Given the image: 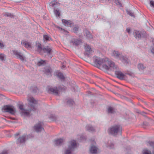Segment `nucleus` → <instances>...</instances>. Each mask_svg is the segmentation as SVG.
<instances>
[{
    "instance_id": "a878e982",
    "label": "nucleus",
    "mask_w": 154,
    "mask_h": 154,
    "mask_svg": "<svg viewBox=\"0 0 154 154\" xmlns=\"http://www.w3.org/2000/svg\"><path fill=\"white\" fill-rule=\"evenodd\" d=\"M43 37L44 42L49 41L51 39V37L47 35H43Z\"/></svg>"
},
{
    "instance_id": "39448f33",
    "label": "nucleus",
    "mask_w": 154,
    "mask_h": 154,
    "mask_svg": "<svg viewBox=\"0 0 154 154\" xmlns=\"http://www.w3.org/2000/svg\"><path fill=\"white\" fill-rule=\"evenodd\" d=\"M114 67H115V69H109L110 70H113L115 72V73L117 76V77L121 79H124L126 77L125 73L124 74L122 73L121 71L118 70V68L117 66L114 63Z\"/></svg>"
},
{
    "instance_id": "de8ad7c7",
    "label": "nucleus",
    "mask_w": 154,
    "mask_h": 154,
    "mask_svg": "<svg viewBox=\"0 0 154 154\" xmlns=\"http://www.w3.org/2000/svg\"><path fill=\"white\" fill-rule=\"evenodd\" d=\"M65 66L64 65H63L62 66V69H63V68H65Z\"/></svg>"
},
{
    "instance_id": "4468645a",
    "label": "nucleus",
    "mask_w": 154,
    "mask_h": 154,
    "mask_svg": "<svg viewBox=\"0 0 154 154\" xmlns=\"http://www.w3.org/2000/svg\"><path fill=\"white\" fill-rule=\"evenodd\" d=\"M43 72L46 75H51L52 72L51 68L48 66L45 67L43 71Z\"/></svg>"
},
{
    "instance_id": "7ed1b4c3",
    "label": "nucleus",
    "mask_w": 154,
    "mask_h": 154,
    "mask_svg": "<svg viewBox=\"0 0 154 154\" xmlns=\"http://www.w3.org/2000/svg\"><path fill=\"white\" fill-rule=\"evenodd\" d=\"M122 127L120 125H115L112 126L109 130V132L115 136L118 133H121L122 131Z\"/></svg>"
},
{
    "instance_id": "a18cd8bd",
    "label": "nucleus",
    "mask_w": 154,
    "mask_h": 154,
    "mask_svg": "<svg viewBox=\"0 0 154 154\" xmlns=\"http://www.w3.org/2000/svg\"><path fill=\"white\" fill-rule=\"evenodd\" d=\"M20 133H17L15 134L14 135L15 137H16V136H17L19 135L20 134Z\"/></svg>"
},
{
    "instance_id": "c756f323",
    "label": "nucleus",
    "mask_w": 154,
    "mask_h": 154,
    "mask_svg": "<svg viewBox=\"0 0 154 154\" xmlns=\"http://www.w3.org/2000/svg\"><path fill=\"white\" fill-rule=\"evenodd\" d=\"M5 55L4 54L0 53V60L3 61L5 60Z\"/></svg>"
},
{
    "instance_id": "0eeeda50",
    "label": "nucleus",
    "mask_w": 154,
    "mask_h": 154,
    "mask_svg": "<svg viewBox=\"0 0 154 154\" xmlns=\"http://www.w3.org/2000/svg\"><path fill=\"white\" fill-rule=\"evenodd\" d=\"M51 6L53 8L54 11V14L57 17L60 16V13L59 12V10L58 8H56V7L57 6H59L60 3L57 2H52L51 3Z\"/></svg>"
},
{
    "instance_id": "412c9836",
    "label": "nucleus",
    "mask_w": 154,
    "mask_h": 154,
    "mask_svg": "<svg viewBox=\"0 0 154 154\" xmlns=\"http://www.w3.org/2000/svg\"><path fill=\"white\" fill-rule=\"evenodd\" d=\"M84 33L85 35L88 38L91 39L93 38V36L87 30H85L84 31Z\"/></svg>"
},
{
    "instance_id": "9b49d317",
    "label": "nucleus",
    "mask_w": 154,
    "mask_h": 154,
    "mask_svg": "<svg viewBox=\"0 0 154 154\" xmlns=\"http://www.w3.org/2000/svg\"><path fill=\"white\" fill-rule=\"evenodd\" d=\"M13 53L17 58L20 59L22 61H24L25 57L21 52L17 51H14Z\"/></svg>"
},
{
    "instance_id": "393cba45",
    "label": "nucleus",
    "mask_w": 154,
    "mask_h": 154,
    "mask_svg": "<svg viewBox=\"0 0 154 154\" xmlns=\"http://www.w3.org/2000/svg\"><path fill=\"white\" fill-rule=\"evenodd\" d=\"M90 150L91 153H96L97 152V148L94 146H92L91 147Z\"/></svg>"
},
{
    "instance_id": "423d86ee",
    "label": "nucleus",
    "mask_w": 154,
    "mask_h": 154,
    "mask_svg": "<svg viewBox=\"0 0 154 154\" xmlns=\"http://www.w3.org/2000/svg\"><path fill=\"white\" fill-rule=\"evenodd\" d=\"M134 36L137 39H140L146 36V32L144 31H141L134 30L133 32Z\"/></svg>"
},
{
    "instance_id": "2eb2a0df",
    "label": "nucleus",
    "mask_w": 154,
    "mask_h": 154,
    "mask_svg": "<svg viewBox=\"0 0 154 154\" xmlns=\"http://www.w3.org/2000/svg\"><path fill=\"white\" fill-rule=\"evenodd\" d=\"M64 141V140L63 138L58 139L54 141V143L57 146H60Z\"/></svg>"
},
{
    "instance_id": "6e6552de",
    "label": "nucleus",
    "mask_w": 154,
    "mask_h": 154,
    "mask_svg": "<svg viewBox=\"0 0 154 154\" xmlns=\"http://www.w3.org/2000/svg\"><path fill=\"white\" fill-rule=\"evenodd\" d=\"M28 139V136L26 134H24L22 136L20 137L16 141L17 144L24 143Z\"/></svg>"
},
{
    "instance_id": "4be33fe9",
    "label": "nucleus",
    "mask_w": 154,
    "mask_h": 154,
    "mask_svg": "<svg viewBox=\"0 0 154 154\" xmlns=\"http://www.w3.org/2000/svg\"><path fill=\"white\" fill-rule=\"evenodd\" d=\"M21 44L23 46L27 48H31V46L27 42L23 40L21 41Z\"/></svg>"
},
{
    "instance_id": "1a4fd4ad",
    "label": "nucleus",
    "mask_w": 154,
    "mask_h": 154,
    "mask_svg": "<svg viewBox=\"0 0 154 154\" xmlns=\"http://www.w3.org/2000/svg\"><path fill=\"white\" fill-rule=\"evenodd\" d=\"M48 93H51L56 95H58L59 94V90L56 87H48Z\"/></svg>"
},
{
    "instance_id": "ea45409f",
    "label": "nucleus",
    "mask_w": 154,
    "mask_h": 154,
    "mask_svg": "<svg viewBox=\"0 0 154 154\" xmlns=\"http://www.w3.org/2000/svg\"><path fill=\"white\" fill-rule=\"evenodd\" d=\"M150 6L154 8V1H151L150 2Z\"/></svg>"
},
{
    "instance_id": "f704fd0d",
    "label": "nucleus",
    "mask_w": 154,
    "mask_h": 154,
    "mask_svg": "<svg viewBox=\"0 0 154 154\" xmlns=\"http://www.w3.org/2000/svg\"><path fill=\"white\" fill-rule=\"evenodd\" d=\"M79 27L78 26H76L73 28V32L74 33H76L78 30Z\"/></svg>"
},
{
    "instance_id": "a19ab883",
    "label": "nucleus",
    "mask_w": 154,
    "mask_h": 154,
    "mask_svg": "<svg viewBox=\"0 0 154 154\" xmlns=\"http://www.w3.org/2000/svg\"><path fill=\"white\" fill-rule=\"evenodd\" d=\"M0 154H8L7 151L6 150L3 151L0 153Z\"/></svg>"
},
{
    "instance_id": "a211bd4d",
    "label": "nucleus",
    "mask_w": 154,
    "mask_h": 154,
    "mask_svg": "<svg viewBox=\"0 0 154 154\" xmlns=\"http://www.w3.org/2000/svg\"><path fill=\"white\" fill-rule=\"evenodd\" d=\"M52 50L51 48L48 46H46L44 48L43 50L44 53H46L48 54H50Z\"/></svg>"
},
{
    "instance_id": "58836bf2",
    "label": "nucleus",
    "mask_w": 154,
    "mask_h": 154,
    "mask_svg": "<svg viewBox=\"0 0 154 154\" xmlns=\"http://www.w3.org/2000/svg\"><path fill=\"white\" fill-rule=\"evenodd\" d=\"M38 89L36 87H34L32 88V91L33 93H35L37 92Z\"/></svg>"
},
{
    "instance_id": "ddd939ff",
    "label": "nucleus",
    "mask_w": 154,
    "mask_h": 154,
    "mask_svg": "<svg viewBox=\"0 0 154 154\" xmlns=\"http://www.w3.org/2000/svg\"><path fill=\"white\" fill-rule=\"evenodd\" d=\"M81 42V40L74 38L72 39L70 41L71 43L75 46L79 45Z\"/></svg>"
},
{
    "instance_id": "bb28decb",
    "label": "nucleus",
    "mask_w": 154,
    "mask_h": 154,
    "mask_svg": "<svg viewBox=\"0 0 154 154\" xmlns=\"http://www.w3.org/2000/svg\"><path fill=\"white\" fill-rule=\"evenodd\" d=\"M108 112L109 113H113L116 112V109L112 107H109L108 109Z\"/></svg>"
},
{
    "instance_id": "f8f14e48",
    "label": "nucleus",
    "mask_w": 154,
    "mask_h": 154,
    "mask_svg": "<svg viewBox=\"0 0 154 154\" xmlns=\"http://www.w3.org/2000/svg\"><path fill=\"white\" fill-rule=\"evenodd\" d=\"M43 123L40 122H38L34 127V129L37 132H40L42 130H44V128L42 127Z\"/></svg>"
},
{
    "instance_id": "f257e3e1",
    "label": "nucleus",
    "mask_w": 154,
    "mask_h": 154,
    "mask_svg": "<svg viewBox=\"0 0 154 154\" xmlns=\"http://www.w3.org/2000/svg\"><path fill=\"white\" fill-rule=\"evenodd\" d=\"M93 60L94 63L97 67L102 66V67L106 70L115 69L114 63L107 58L102 59L95 56L94 57Z\"/></svg>"
},
{
    "instance_id": "aec40b11",
    "label": "nucleus",
    "mask_w": 154,
    "mask_h": 154,
    "mask_svg": "<svg viewBox=\"0 0 154 154\" xmlns=\"http://www.w3.org/2000/svg\"><path fill=\"white\" fill-rule=\"evenodd\" d=\"M119 59H120L122 62L125 64H127L128 63V59L126 57L121 55Z\"/></svg>"
},
{
    "instance_id": "5701e85b",
    "label": "nucleus",
    "mask_w": 154,
    "mask_h": 154,
    "mask_svg": "<svg viewBox=\"0 0 154 154\" xmlns=\"http://www.w3.org/2000/svg\"><path fill=\"white\" fill-rule=\"evenodd\" d=\"M137 67L140 71L144 70L146 68V66L141 63L138 64Z\"/></svg>"
},
{
    "instance_id": "c85d7f7f",
    "label": "nucleus",
    "mask_w": 154,
    "mask_h": 154,
    "mask_svg": "<svg viewBox=\"0 0 154 154\" xmlns=\"http://www.w3.org/2000/svg\"><path fill=\"white\" fill-rule=\"evenodd\" d=\"M4 15L6 17H10L11 18H13L14 15L13 14L8 12H6L4 13Z\"/></svg>"
},
{
    "instance_id": "2f4dec72",
    "label": "nucleus",
    "mask_w": 154,
    "mask_h": 154,
    "mask_svg": "<svg viewBox=\"0 0 154 154\" xmlns=\"http://www.w3.org/2000/svg\"><path fill=\"white\" fill-rule=\"evenodd\" d=\"M115 2L117 5L122 7V4L119 0H115Z\"/></svg>"
},
{
    "instance_id": "79ce46f5",
    "label": "nucleus",
    "mask_w": 154,
    "mask_h": 154,
    "mask_svg": "<svg viewBox=\"0 0 154 154\" xmlns=\"http://www.w3.org/2000/svg\"><path fill=\"white\" fill-rule=\"evenodd\" d=\"M50 118L52 119L53 120H54L55 119V116L53 115H51L50 117Z\"/></svg>"
},
{
    "instance_id": "b1692460",
    "label": "nucleus",
    "mask_w": 154,
    "mask_h": 154,
    "mask_svg": "<svg viewBox=\"0 0 154 154\" xmlns=\"http://www.w3.org/2000/svg\"><path fill=\"white\" fill-rule=\"evenodd\" d=\"M66 100L67 104L70 106H72L74 103V101L71 99L68 98L66 99Z\"/></svg>"
},
{
    "instance_id": "473e14b6",
    "label": "nucleus",
    "mask_w": 154,
    "mask_h": 154,
    "mask_svg": "<svg viewBox=\"0 0 154 154\" xmlns=\"http://www.w3.org/2000/svg\"><path fill=\"white\" fill-rule=\"evenodd\" d=\"M143 154H151V152L150 151L146 149L143 150Z\"/></svg>"
},
{
    "instance_id": "6ab92c4d",
    "label": "nucleus",
    "mask_w": 154,
    "mask_h": 154,
    "mask_svg": "<svg viewBox=\"0 0 154 154\" xmlns=\"http://www.w3.org/2000/svg\"><path fill=\"white\" fill-rule=\"evenodd\" d=\"M86 130L89 132H94L95 131V129L92 125H87L86 126Z\"/></svg>"
},
{
    "instance_id": "c03bdc74",
    "label": "nucleus",
    "mask_w": 154,
    "mask_h": 154,
    "mask_svg": "<svg viewBox=\"0 0 154 154\" xmlns=\"http://www.w3.org/2000/svg\"><path fill=\"white\" fill-rule=\"evenodd\" d=\"M128 75L130 76H132V73H125V75Z\"/></svg>"
},
{
    "instance_id": "20e7f679",
    "label": "nucleus",
    "mask_w": 154,
    "mask_h": 154,
    "mask_svg": "<svg viewBox=\"0 0 154 154\" xmlns=\"http://www.w3.org/2000/svg\"><path fill=\"white\" fill-rule=\"evenodd\" d=\"M2 109L4 112H8L12 115L14 114L16 112L15 108L12 105H8L4 106Z\"/></svg>"
},
{
    "instance_id": "f03ea898",
    "label": "nucleus",
    "mask_w": 154,
    "mask_h": 154,
    "mask_svg": "<svg viewBox=\"0 0 154 154\" xmlns=\"http://www.w3.org/2000/svg\"><path fill=\"white\" fill-rule=\"evenodd\" d=\"M28 100L29 101V105L30 107V110H28L25 109L23 108V106L21 104H18L19 109L21 110L20 113L21 115L24 116H29V112L31 111H34L36 109L35 107V105L37 103V101L35 100L33 97H30Z\"/></svg>"
},
{
    "instance_id": "09e8293b",
    "label": "nucleus",
    "mask_w": 154,
    "mask_h": 154,
    "mask_svg": "<svg viewBox=\"0 0 154 154\" xmlns=\"http://www.w3.org/2000/svg\"><path fill=\"white\" fill-rule=\"evenodd\" d=\"M108 1V2H109V3H111V0H107Z\"/></svg>"
},
{
    "instance_id": "49530a36",
    "label": "nucleus",
    "mask_w": 154,
    "mask_h": 154,
    "mask_svg": "<svg viewBox=\"0 0 154 154\" xmlns=\"http://www.w3.org/2000/svg\"><path fill=\"white\" fill-rule=\"evenodd\" d=\"M126 31L127 32H128V33H130V29H129V28H127L126 29Z\"/></svg>"
},
{
    "instance_id": "dca6fc26",
    "label": "nucleus",
    "mask_w": 154,
    "mask_h": 154,
    "mask_svg": "<svg viewBox=\"0 0 154 154\" xmlns=\"http://www.w3.org/2000/svg\"><path fill=\"white\" fill-rule=\"evenodd\" d=\"M62 21L65 26H67L71 27L72 25L73 24L72 22L70 20H67L65 19H63Z\"/></svg>"
},
{
    "instance_id": "e433bc0d",
    "label": "nucleus",
    "mask_w": 154,
    "mask_h": 154,
    "mask_svg": "<svg viewBox=\"0 0 154 154\" xmlns=\"http://www.w3.org/2000/svg\"><path fill=\"white\" fill-rule=\"evenodd\" d=\"M107 147H109L110 149H112L114 147V145L112 143H111L108 145H107Z\"/></svg>"
},
{
    "instance_id": "72a5a7b5",
    "label": "nucleus",
    "mask_w": 154,
    "mask_h": 154,
    "mask_svg": "<svg viewBox=\"0 0 154 154\" xmlns=\"http://www.w3.org/2000/svg\"><path fill=\"white\" fill-rule=\"evenodd\" d=\"M127 14L129 15L130 16L134 17H135L134 13L131 12V11H127Z\"/></svg>"
},
{
    "instance_id": "7c9ffc66",
    "label": "nucleus",
    "mask_w": 154,
    "mask_h": 154,
    "mask_svg": "<svg viewBox=\"0 0 154 154\" xmlns=\"http://www.w3.org/2000/svg\"><path fill=\"white\" fill-rule=\"evenodd\" d=\"M57 75L58 77L60 78V79L62 80H64L65 78L63 73L61 72H60L58 73L57 74Z\"/></svg>"
},
{
    "instance_id": "cd10ccee",
    "label": "nucleus",
    "mask_w": 154,
    "mask_h": 154,
    "mask_svg": "<svg viewBox=\"0 0 154 154\" xmlns=\"http://www.w3.org/2000/svg\"><path fill=\"white\" fill-rule=\"evenodd\" d=\"M45 61L41 60L38 61L37 63V65L38 66H41L45 65Z\"/></svg>"
},
{
    "instance_id": "4c0bfd02",
    "label": "nucleus",
    "mask_w": 154,
    "mask_h": 154,
    "mask_svg": "<svg viewBox=\"0 0 154 154\" xmlns=\"http://www.w3.org/2000/svg\"><path fill=\"white\" fill-rule=\"evenodd\" d=\"M5 46V45L3 43L2 41H0V48L3 49Z\"/></svg>"
},
{
    "instance_id": "f3484780",
    "label": "nucleus",
    "mask_w": 154,
    "mask_h": 154,
    "mask_svg": "<svg viewBox=\"0 0 154 154\" xmlns=\"http://www.w3.org/2000/svg\"><path fill=\"white\" fill-rule=\"evenodd\" d=\"M112 56L117 59H119L121 57V55L119 53L118 51H114L112 53Z\"/></svg>"
},
{
    "instance_id": "9d476101",
    "label": "nucleus",
    "mask_w": 154,
    "mask_h": 154,
    "mask_svg": "<svg viewBox=\"0 0 154 154\" xmlns=\"http://www.w3.org/2000/svg\"><path fill=\"white\" fill-rule=\"evenodd\" d=\"M85 54L88 57L90 56L91 54L93 52L90 46L86 44L85 46Z\"/></svg>"
},
{
    "instance_id": "c9c22d12",
    "label": "nucleus",
    "mask_w": 154,
    "mask_h": 154,
    "mask_svg": "<svg viewBox=\"0 0 154 154\" xmlns=\"http://www.w3.org/2000/svg\"><path fill=\"white\" fill-rule=\"evenodd\" d=\"M42 48L41 45L39 44L37 46V50L38 51L40 52L43 50Z\"/></svg>"
},
{
    "instance_id": "37998d69",
    "label": "nucleus",
    "mask_w": 154,
    "mask_h": 154,
    "mask_svg": "<svg viewBox=\"0 0 154 154\" xmlns=\"http://www.w3.org/2000/svg\"><path fill=\"white\" fill-rule=\"evenodd\" d=\"M153 45H154V42ZM151 51L153 54H154V47H152V48L151 49Z\"/></svg>"
}]
</instances>
